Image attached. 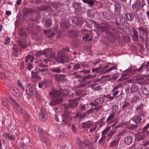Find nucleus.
Returning <instances> with one entry per match:
<instances>
[{"instance_id": "obj_54", "label": "nucleus", "mask_w": 149, "mask_h": 149, "mask_svg": "<svg viewBox=\"0 0 149 149\" xmlns=\"http://www.w3.org/2000/svg\"><path fill=\"white\" fill-rule=\"evenodd\" d=\"M110 128L111 127L110 126L107 127L102 132V135H104V134H105L110 130Z\"/></svg>"}, {"instance_id": "obj_37", "label": "nucleus", "mask_w": 149, "mask_h": 149, "mask_svg": "<svg viewBox=\"0 0 149 149\" xmlns=\"http://www.w3.org/2000/svg\"><path fill=\"white\" fill-rule=\"evenodd\" d=\"M70 117L66 114H63L62 116V121L64 123H67L69 120Z\"/></svg>"}, {"instance_id": "obj_12", "label": "nucleus", "mask_w": 149, "mask_h": 149, "mask_svg": "<svg viewBox=\"0 0 149 149\" xmlns=\"http://www.w3.org/2000/svg\"><path fill=\"white\" fill-rule=\"evenodd\" d=\"M130 120L134 122L136 124H139L141 123L142 118L139 115H136L133 116Z\"/></svg>"}, {"instance_id": "obj_22", "label": "nucleus", "mask_w": 149, "mask_h": 149, "mask_svg": "<svg viewBox=\"0 0 149 149\" xmlns=\"http://www.w3.org/2000/svg\"><path fill=\"white\" fill-rule=\"evenodd\" d=\"M63 100V98H57L50 102L49 103V105L52 106H53L56 105L58 103L62 102Z\"/></svg>"}, {"instance_id": "obj_4", "label": "nucleus", "mask_w": 149, "mask_h": 149, "mask_svg": "<svg viewBox=\"0 0 149 149\" xmlns=\"http://www.w3.org/2000/svg\"><path fill=\"white\" fill-rule=\"evenodd\" d=\"M101 24V31L105 32L107 35L111 36L114 37V34L112 32L109 31L108 29L109 25L108 23L106 22H102L100 23Z\"/></svg>"}, {"instance_id": "obj_39", "label": "nucleus", "mask_w": 149, "mask_h": 149, "mask_svg": "<svg viewBox=\"0 0 149 149\" xmlns=\"http://www.w3.org/2000/svg\"><path fill=\"white\" fill-rule=\"evenodd\" d=\"M55 79L56 81H58L61 79V78L65 77V75L64 74H56L55 75Z\"/></svg>"}, {"instance_id": "obj_26", "label": "nucleus", "mask_w": 149, "mask_h": 149, "mask_svg": "<svg viewBox=\"0 0 149 149\" xmlns=\"http://www.w3.org/2000/svg\"><path fill=\"white\" fill-rule=\"evenodd\" d=\"M38 8L40 10L42 11L47 10L50 11L52 10L50 6L42 5H41L40 7H38Z\"/></svg>"}, {"instance_id": "obj_28", "label": "nucleus", "mask_w": 149, "mask_h": 149, "mask_svg": "<svg viewBox=\"0 0 149 149\" xmlns=\"http://www.w3.org/2000/svg\"><path fill=\"white\" fill-rule=\"evenodd\" d=\"M82 1L84 3H87L91 7L94 5L95 2V0H82Z\"/></svg>"}, {"instance_id": "obj_48", "label": "nucleus", "mask_w": 149, "mask_h": 149, "mask_svg": "<svg viewBox=\"0 0 149 149\" xmlns=\"http://www.w3.org/2000/svg\"><path fill=\"white\" fill-rule=\"evenodd\" d=\"M43 55L42 52L39 51L36 52L34 54V55L36 57H39Z\"/></svg>"}, {"instance_id": "obj_6", "label": "nucleus", "mask_w": 149, "mask_h": 149, "mask_svg": "<svg viewBox=\"0 0 149 149\" xmlns=\"http://www.w3.org/2000/svg\"><path fill=\"white\" fill-rule=\"evenodd\" d=\"M49 95L51 98H60L62 97V95H63L61 93V90H59L55 89L53 90L52 92L49 93Z\"/></svg>"}, {"instance_id": "obj_43", "label": "nucleus", "mask_w": 149, "mask_h": 149, "mask_svg": "<svg viewBox=\"0 0 149 149\" xmlns=\"http://www.w3.org/2000/svg\"><path fill=\"white\" fill-rule=\"evenodd\" d=\"M147 2L148 3H149V1L148 0H139L138 3L141 7V6H143L144 5V6Z\"/></svg>"}, {"instance_id": "obj_25", "label": "nucleus", "mask_w": 149, "mask_h": 149, "mask_svg": "<svg viewBox=\"0 0 149 149\" xmlns=\"http://www.w3.org/2000/svg\"><path fill=\"white\" fill-rule=\"evenodd\" d=\"M125 16L126 19L130 21L133 20L134 19V17L133 15L130 13H125Z\"/></svg>"}, {"instance_id": "obj_18", "label": "nucleus", "mask_w": 149, "mask_h": 149, "mask_svg": "<svg viewBox=\"0 0 149 149\" xmlns=\"http://www.w3.org/2000/svg\"><path fill=\"white\" fill-rule=\"evenodd\" d=\"M22 12L23 14L26 16L29 14L35 13V11L33 9L31 8H24L22 9Z\"/></svg>"}, {"instance_id": "obj_7", "label": "nucleus", "mask_w": 149, "mask_h": 149, "mask_svg": "<svg viewBox=\"0 0 149 149\" xmlns=\"http://www.w3.org/2000/svg\"><path fill=\"white\" fill-rule=\"evenodd\" d=\"M73 6L75 8L74 13L78 15L82 14L83 12L81 9V4L79 3L74 2L73 3Z\"/></svg>"}, {"instance_id": "obj_5", "label": "nucleus", "mask_w": 149, "mask_h": 149, "mask_svg": "<svg viewBox=\"0 0 149 149\" xmlns=\"http://www.w3.org/2000/svg\"><path fill=\"white\" fill-rule=\"evenodd\" d=\"M121 134V133H120L115 135L114 137L116 139L110 143L109 146L110 147L114 149L117 148L120 139V137H118Z\"/></svg>"}, {"instance_id": "obj_61", "label": "nucleus", "mask_w": 149, "mask_h": 149, "mask_svg": "<svg viewBox=\"0 0 149 149\" xmlns=\"http://www.w3.org/2000/svg\"><path fill=\"white\" fill-rule=\"evenodd\" d=\"M126 21L125 18L123 17H122L120 19V22L122 24H125Z\"/></svg>"}, {"instance_id": "obj_13", "label": "nucleus", "mask_w": 149, "mask_h": 149, "mask_svg": "<svg viewBox=\"0 0 149 149\" xmlns=\"http://www.w3.org/2000/svg\"><path fill=\"white\" fill-rule=\"evenodd\" d=\"M71 19H70V20H68V19H63L62 20L61 26L62 28L63 29H67L68 28V24H70V21Z\"/></svg>"}, {"instance_id": "obj_19", "label": "nucleus", "mask_w": 149, "mask_h": 149, "mask_svg": "<svg viewBox=\"0 0 149 149\" xmlns=\"http://www.w3.org/2000/svg\"><path fill=\"white\" fill-rule=\"evenodd\" d=\"M13 55L15 56H17V53L21 51V49L20 48L17 47L15 45H14L13 47Z\"/></svg>"}, {"instance_id": "obj_56", "label": "nucleus", "mask_w": 149, "mask_h": 149, "mask_svg": "<svg viewBox=\"0 0 149 149\" xmlns=\"http://www.w3.org/2000/svg\"><path fill=\"white\" fill-rule=\"evenodd\" d=\"M116 130L115 129L111 130L108 136L109 137V138H111L116 133Z\"/></svg>"}, {"instance_id": "obj_60", "label": "nucleus", "mask_w": 149, "mask_h": 149, "mask_svg": "<svg viewBox=\"0 0 149 149\" xmlns=\"http://www.w3.org/2000/svg\"><path fill=\"white\" fill-rule=\"evenodd\" d=\"M81 67V65L80 63H78L75 64L74 66L73 69L74 70H77Z\"/></svg>"}, {"instance_id": "obj_52", "label": "nucleus", "mask_w": 149, "mask_h": 149, "mask_svg": "<svg viewBox=\"0 0 149 149\" xmlns=\"http://www.w3.org/2000/svg\"><path fill=\"white\" fill-rule=\"evenodd\" d=\"M122 84H118V85L115 86L113 90L111 91V92H113L116 91V90H117L118 88L120 87H122Z\"/></svg>"}, {"instance_id": "obj_3", "label": "nucleus", "mask_w": 149, "mask_h": 149, "mask_svg": "<svg viewBox=\"0 0 149 149\" xmlns=\"http://www.w3.org/2000/svg\"><path fill=\"white\" fill-rule=\"evenodd\" d=\"M57 56L55 59L58 63H64L68 62L69 61L68 55L64 52L58 51L57 53Z\"/></svg>"}, {"instance_id": "obj_10", "label": "nucleus", "mask_w": 149, "mask_h": 149, "mask_svg": "<svg viewBox=\"0 0 149 149\" xmlns=\"http://www.w3.org/2000/svg\"><path fill=\"white\" fill-rule=\"evenodd\" d=\"M71 20L72 23L77 26H81L82 24V19L81 17H76Z\"/></svg>"}, {"instance_id": "obj_57", "label": "nucleus", "mask_w": 149, "mask_h": 149, "mask_svg": "<svg viewBox=\"0 0 149 149\" xmlns=\"http://www.w3.org/2000/svg\"><path fill=\"white\" fill-rule=\"evenodd\" d=\"M33 68V64L29 63L27 66V68L29 70H30Z\"/></svg>"}, {"instance_id": "obj_49", "label": "nucleus", "mask_w": 149, "mask_h": 149, "mask_svg": "<svg viewBox=\"0 0 149 149\" xmlns=\"http://www.w3.org/2000/svg\"><path fill=\"white\" fill-rule=\"evenodd\" d=\"M17 85L20 88H21L24 91V88L23 86L22 83L19 80H18L17 81Z\"/></svg>"}, {"instance_id": "obj_17", "label": "nucleus", "mask_w": 149, "mask_h": 149, "mask_svg": "<svg viewBox=\"0 0 149 149\" xmlns=\"http://www.w3.org/2000/svg\"><path fill=\"white\" fill-rule=\"evenodd\" d=\"M132 7L133 10L135 13L139 11L141 9V6L137 2H135L132 5Z\"/></svg>"}, {"instance_id": "obj_41", "label": "nucleus", "mask_w": 149, "mask_h": 149, "mask_svg": "<svg viewBox=\"0 0 149 149\" xmlns=\"http://www.w3.org/2000/svg\"><path fill=\"white\" fill-rule=\"evenodd\" d=\"M43 82L44 87L45 88L48 87L51 84V82L50 81H47L46 79L43 80Z\"/></svg>"}, {"instance_id": "obj_46", "label": "nucleus", "mask_w": 149, "mask_h": 149, "mask_svg": "<svg viewBox=\"0 0 149 149\" xmlns=\"http://www.w3.org/2000/svg\"><path fill=\"white\" fill-rule=\"evenodd\" d=\"M33 85L31 83H29L28 84H27L26 86H27V87H29V92L30 93H33V91L32 90L31 88L33 87Z\"/></svg>"}, {"instance_id": "obj_42", "label": "nucleus", "mask_w": 149, "mask_h": 149, "mask_svg": "<svg viewBox=\"0 0 149 149\" xmlns=\"http://www.w3.org/2000/svg\"><path fill=\"white\" fill-rule=\"evenodd\" d=\"M139 97L137 96H134L132 99L131 101V103L134 104L139 99Z\"/></svg>"}, {"instance_id": "obj_16", "label": "nucleus", "mask_w": 149, "mask_h": 149, "mask_svg": "<svg viewBox=\"0 0 149 149\" xmlns=\"http://www.w3.org/2000/svg\"><path fill=\"white\" fill-rule=\"evenodd\" d=\"M77 145L81 149L85 148L87 145V143L85 142L78 139L77 141Z\"/></svg>"}, {"instance_id": "obj_55", "label": "nucleus", "mask_w": 149, "mask_h": 149, "mask_svg": "<svg viewBox=\"0 0 149 149\" xmlns=\"http://www.w3.org/2000/svg\"><path fill=\"white\" fill-rule=\"evenodd\" d=\"M30 115L28 113L24 115V118L25 121H28L30 119Z\"/></svg>"}, {"instance_id": "obj_64", "label": "nucleus", "mask_w": 149, "mask_h": 149, "mask_svg": "<svg viewBox=\"0 0 149 149\" xmlns=\"http://www.w3.org/2000/svg\"><path fill=\"white\" fill-rule=\"evenodd\" d=\"M142 145L144 146L149 145V140H146L144 141Z\"/></svg>"}, {"instance_id": "obj_62", "label": "nucleus", "mask_w": 149, "mask_h": 149, "mask_svg": "<svg viewBox=\"0 0 149 149\" xmlns=\"http://www.w3.org/2000/svg\"><path fill=\"white\" fill-rule=\"evenodd\" d=\"M71 129L73 132L75 133L77 132L76 126L74 124H72L71 127Z\"/></svg>"}, {"instance_id": "obj_50", "label": "nucleus", "mask_w": 149, "mask_h": 149, "mask_svg": "<svg viewBox=\"0 0 149 149\" xmlns=\"http://www.w3.org/2000/svg\"><path fill=\"white\" fill-rule=\"evenodd\" d=\"M115 114L112 113L110 114L107 119L106 122L112 120L114 117Z\"/></svg>"}, {"instance_id": "obj_15", "label": "nucleus", "mask_w": 149, "mask_h": 149, "mask_svg": "<svg viewBox=\"0 0 149 149\" xmlns=\"http://www.w3.org/2000/svg\"><path fill=\"white\" fill-rule=\"evenodd\" d=\"M79 32L74 29L70 30L68 31V35L72 37H76L78 36Z\"/></svg>"}, {"instance_id": "obj_58", "label": "nucleus", "mask_w": 149, "mask_h": 149, "mask_svg": "<svg viewBox=\"0 0 149 149\" xmlns=\"http://www.w3.org/2000/svg\"><path fill=\"white\" fill-rule=\"evenodd\" d=\"M48 69L47 68H43L42 69H39L38 71L39 72H47Z\"/></svg>"}, {"instance_id": "obj_31", "label": "nucleus", "mask_w": 149, "mask_h": 149, "mask_svg": "<svg viewBox=\"0 0 149 149\" xmlns=\"http://www.w3.org/2000/svg\"><path fill=\"white\" fill-rule=\"evenodd\" d=\"M139 89V87L137 86L135 84L133 85L130 88V93H135Z\"/></svg>"}, {"instance_id": "obj_47", "label": "nucleus", "mask_w": 149, "mask_h": 149, "mask_svg": "<svg viewBox=\"0 0 149 149\" xmlns=\"http://www.w3.org/2000/svg\"><path fill=\"white\" fill-rule=\"evenodd\" d=\"M141 41L143 42L146 43V45H148V42H149V40L148 38H140Z\"/></svg>"}, {"instance_id": "obj_33", "label": "nucleus", "mask_w": 149, "mask_h": 149, "mask_svg": "<svg viewBox=\"0 0 149 149\" xmlns=\"http://www.w3.org/2000/svg\"><path fill=\"white\" fill-rule=\"evenodd\" d=\"M145 68V65L144 64H142L139 68L136 69L135 71L141 73L144 70Z\"/></svg>"}, {"instance_id": "obj_53", "label": "nucleus", "mask_w": 149, "mask_h": 149, "mask_svg": "<svg viewBox=\"0 0 149 149\" xmlns=\"http://www.w3.org/2000/svg\"><path fill=\"white\" fill-rule=\"evenodd\" d=\"M92 22L94 26L98 29H100L101 30V26H100L99 24H97L94 21H91Z\"/></svg>"}, {"instance_id": "obj_40", "label": "nucleus", "mask_w": 149, "mask_h": 149, "mask_svg": "<svg viewBox=\"0 0 149 149\" xmlns=\"http://www.w3.org/2000/svg\"><path fill=\"white\" fill-rule=\"evenodd\" d=\"M102 67H100L99 68H95L92 69V72H95L96 73H101L102 74V69H101Z\"/></svg>"}, {"instance_id": "obj_9", "label": "nucleus", "mask_w": 149, "mask_h": 149, "mask_svg": "<svg viewBox=\"0 0 149 149\" xmlns=\"http://www.w3.org/2000/svg\"><path fill=\"white\" fill-rule=\"evenodd\" d=\"M64 69L65 68L59 66L52 68H50V71L53 73L59 74L61 72L63 73Z\"/></svg>"}, {"instance_id": "obj_14", "label": "nucleus", "mask_w": 149, "mask_h": 149, "mask_svg": "<svg viewBox=\"0 0 149 149\" xmlns=\"http://www.w3.org/2000/svg\"><path fill=\"white\" fill-rule=\"evenodd\" d=\"M93 122L90 120H88L87 121L82 123L81 127L83 129H88L91 127L93 125Z\"/></svg>"}, {"instance_id": "obj_44", "label": "nucleus", "mask_w": 149, "mask_h": 149, "mask_svg": "<svg viewBox=\"0 0 149 149\" xmlns=\"http://www.w3.org/2000/svg\"><path fill=\"white\" fill-rule=\"evenodd\" d=\"M8 101L9 102H11L12 104L14 106H17V102L14 100V99L12 97H9L8 98Z\"/></svg>"}, {"instance_id": "obj_59", "label": "nucleus", "mask_w": 149, "mask_h": 149, "mask_svg": "<svg viewBox=\"0 0 149 149\" xmlns=\"http://www.w3.org/2000/svg\"><path fill=\"white\" fill-rule=\"evenodd\" d=\"M31 2L33 4H34L42 3V0H32Z\"/></svg>"}, {"instance_id": "obj_29", "label": "nucleus", "mask_w": 149, "mask_h": 149, "mask_svg": "<svg viewBox=\"0 0 149 149\" xmlns=\"http://www.w3.org/2000/svg\"><path fill=\"white\" fill-rule=\"evenodd\" d=\"M34 60V57L31 54L27 56L25 58V61L26 63L29 61L32 62Z\"/></svg>"}, {"instance_id": "obj_27", "label": "nucleus", "mask_w": 149, "mask_h": 149, "mask_svg": "<svg viewBox=\"0 0 149 149\" xmlns=\"http://www.w3.org/2000/svg\"><path fill=\"white\" fill-rule=\"evenodd\" d=\"M142 93L144 95H149V84L146 86L142 90Z\"/></svg>"}, {"instance_id": "obj_51", "label": "nucleus", "mask_w": 149, "mask_h": 149, "mask_svg": "<svg viewBox=\"0 0 149 149\" xmlns=\"http://www.w3.org/2000/svg\"><path fill=\"white\" fill-rule=\"evenodd\" d=\"M120 12L119 7L118 6L115 5L114 12L115 14H118Z\"/></svg>"}, {"instance_id": "obj_32", "label": "nucleus", "mask_w": 149, "mask_h": 149, "mask_svg": "<svg viewBox=\"0 0 149 149\" xmlns=\"http://www.w3.org/2000/svg\"><path fill=\"white\" fill-rule=\"evenodd\" d=\"M39 118L40 120L44 121L45 120V112L43 111H41L39 114Z\"/></svg>"}, {"instance_id": "obj_1", "label": "nucleus", "mask_w": 149, "mask_h": 149, "mask_svg": "<svg viewBox=\"0 0 149 149\" xmlns=\"http://www.w3.org/2000/svg\"><path fill=\"white\" fill-rule=\"evenodd\" d=\"M69 91L68 90L66 89H64L62 91H61V93L63 94L62 95L63 100L65 98L69 102V106L67 105H65L64 107L66 110H68L69 107H73L77 105L79 103L77 102L80 97H78L76 98H73L75 96L74 93L70 95H68L69 93Z\"/></svg>"}, {"instance_id": "obj_35", "label": "nucleus", "mask_w": 149, "mask_h": 149, "mask_svg": "<svg viewBox=\"0 0 149 149\" xmlns=\"http://www.w3.org/2000/svg\"><path fill=\"white\" fill-rule=\"evenodd\" d=\"M19 34L22 36H26L27 35V33L25 31V29H20L19 32Z\"/></svg>"}, {"instance_id": "obj_11", "label": "nucleus", "mask_w": 149, "mask_h": 149, "mask_svg": "<svg viewBox=\"0 0 149 149\" xmlns=\"http://www.w3.org/2000/svg\"><path fill=\"white\" fill-rule=\"evenodd\" d=\"M139 31L140 37H147V33L144 28L140 26L138 28Z\"/></svg>"}, {"instance_id": "obj_45", "label": "nucleus", "mask_w": 149, "mask_h": 149, "mask_svg": "<svg viewBox=\"0 0 149 149\" xmlns=\"http://www.w3.org/2000/svg\"><path fill=\"white\" fill-rule=\"evenodd\" d=\"M130 105V104L127 102H125V103L122 107L123 110H126L127 109V107Z\"/></svg>"}, {"instance_id": "obj_8", "label": "nucleus", "mask_w": 149, "mask_h": 149, "mask_svg": "<svg viewBox=\"0 0 149 149\" xmlns=\"http://www.w3.org/2000/svg\"><path fill=\"white\" fill-rule=\"evenodd\" d=\"M27 40L26 38H24L22 40V39H19L17 41L18 45L20 46L23 49H25L26 48L27 45Z\"/></svg>"}, {"instance_id": "obj_63", "label": "nucleus", "mask_w": 149, "mask_h": 149, "mask_svg": "<svg viewBox=\"0 0 149 149\" xmlns=\"http://www.w3.org/2000/svg\"><path fill=\"white\" fill-rule=\"evenodd\" d=\"M145 65L146 72H149V61L147 62Z\"/></svg>"}, {"instance_id": "obj_24", "label": "nucleus", "mask_w": 149, "mask_h": 149, "mask_svg": "<svg viewBox=\"0 0 149 149\" xmlns=\"http://www.w3.org/2000/svg\"><path fill=\"white\" fill-rule=\"evenodd\" d=\"M10 92L14 96H18L19 95V91L17 88L15 87H12L10 90Z\"/></svg>"}, {"instance_id": "obj_34", "label": "nucleus", "mask_w": 149, "mask_h": 149, "mask_svg": "<svg viewBox=\"0 0 149 149\" xmlns=\"http://www.w3.org/2000/svg\"><path fill=\"white\" fill-rule=\"evenodd\" d=\"M144 105L143 103H141L140 104L135 107V110L137 111H142L143 109Z\"/></svg>"}, {"instance_id": "obj_21", "label": "nucleus", "mask_w": 149, "mask_h": 149, "mask_svg": "<svg viewBox=\"0 0 149 149\" xmlns=\"http://www.w3.org/2000/svg\"><path fill=\"white\" fill-rule=\"evenodd\" d=\"M43 55H45L46 57H51V55L52 53V49L51 48L46 49H45L42 51Z\"/></svg>"}, {"instance_id": "obj_23", "label": "nucleus", "mask_w": 149, "mask_h": 149, "mask_svg": "<svg viewBox=\"0 0 149 149\" xmlns=\"http://www.w3.org/2000/svg\"><path fill=\"white\" fill-rule=\"evenodd\" d=\"M52 24V21L51 18H47L45 19V25L46 27H49L51 26Z\"/></svg>"}, {"instance_id": "obj_36", "label": "nucleus", "mask_w": 149, "mask_h": 149, "mask_svg": "<svg viewBox=\"0 0 149 149\" xmlns=\"http://www.w3.org/2000/svg\"><path fill=\"white\" fill-rule=\"evenodd\" d=\"M87 14L91 18H93L95 17V12L91 9H89L88 10Z\"/></svg>"}, {"instance_id": "obj_30", "label": "nucleus", "mask_w": 149, "mask_h": 149, "mask_svg": "<svg viewBox=\"0 0 149 149\" xmlns=\"http://www.w3.org/2000/svg\"><path fill=\"white\" fill-rule=\"evenodd\" d=\"M117 68L115 66H113L109 68V69L106 70H102V74H105L111 72L113 70H116L117 69Z\"/></svg>"}, {"instance_id": "obj_38", "label": "nucleus", "mask_w": 149, "mask_h": 149, "mask_svg": "<svg viewBox=\"0 0 149 149\" xmlns=\"http://www.w3.org/2000/svg\"><path fill=\"white\" fill-rule=\"evenodd\" d=\"M131 121L132 120H131L129 121L127 127L129 129L132 130L136 128L137 126L136 125L132 124H131Z\"/></svg>"}, {"instance_id": "obj_2", "label": "nucleus", "mask_w": 149, "mask_h": 149, "mask_svg": "<svg viewBox=\"0 0 149 149\" xmlns=\"http://www.w3.org/2000/svg\"><path fill=\"white\" fill-rule=\"evenodd\" d=\"M36 129V131L39 134V137L41 140H42L43 142L45 143L47 146L50 145V142L49 139L47 137L44 136V135L47 134L46 132L38 126Z\"/></svg>"}, {"instance_id": "obj_20", "label": "nucleus", "mask_w": 149, "mask_h": 149, "mask_svg": "<svg viewBox=\"0 0 149 149\" xmlns=\"http://www.w3.org/2000/svg\"><path fill=\"white\" fill-rule=\"evenodd\" d=\"M124 141L125 144L129 145L132 142L133 139L131 136H129L125 137Z\"/></svg>"}]
</instances>
